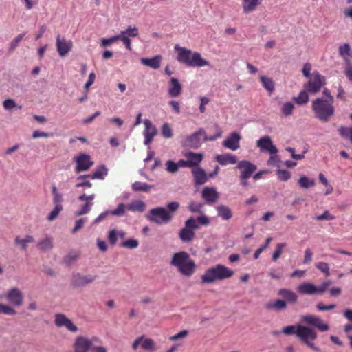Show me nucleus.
Masks as SVG:
<instances>
[{
	"instance_id": "f257e3e1",
	"label": "nucleus",
	"mask_w": 352,
	"mask_h": 352,
	"mask_svg": "<svg viewBox=\"0 0 352 352\" xmlns=\"http://www.w3.org/2000/svg\"><path fill=\"white\" fill-rule=\"evenodd\" d=\"M282 333L287 336L296 335L303 343L316 351H319L313 342L317 338L316 331L311 327L300 324L288 325L282 329Z\"/></svg>"
},
{
	"instance_id": "f03ea898",
	"label": "nucleus",
	"mask_w": 352,
	"mask_h": 352,
	"mask_svg": "<svg viewBox=\"0 0 352 352\" xmlns=\"http://www.w3.org/2000/svg\"><path fill=\"white\" fill-rule=\"evenodd\" d=\"M170 265L175 267L184 276L190 277L196 270V264L190 258V254L185 251L173 254L170 261Z\"/></svg>"
},
{
	"instance_id": "7ed1b4c3",
	"label": "nucleus",
	"mask_w": 352,
	"mask_h": 352,
	"mask_svg": "<svg viewBox=\"0 0 352 352\" xmlns=\"http://www.w3.org/2000/svg\"><path fill=\"white\" fill-rule=\"evenodd\" d=\"M334 102L327 100L324 97H318L312 100L311 107L315 118L322 122H327L336 113Z\"/></svg>"
},
{
	"instance_id": "20e7f679",
	"label": "nucleus",
	"mask_w": 352,
	"mask_h": 352,
	"mask_svg": "<svg viewBox=\"0 0 352 352\" xmlns=\"http://www.w3.org/2000/svg\"><path fill=\"white\" fill-rule=\"evenodd\" d=\"M175 50L178 54L177 60L180 63L184 64L189 67H204L208 65V61L204 60L199 52L192 53L189 49L175 45Z\"/></svg>"
},
{
	"instance_id": "39448f33",
	"label": "nucleus",
	"mask_w": 352,
	"mask_h": 352,
	"mask_svg": "<svg viewBox=\"0 0 352 352\" xmlns=\"http://www.w3.org/2000/svg\"><path fill=\"white\" fill-rule=\"evenodd\" d=\"M146 218L151 222L162 225L170 222L173 219V215L168 212L166 208L156 207L149 210Z\"/></svg>"
},
{
	"instance_id": "423d86ee",
	"label": "nucleus",
	"mask_w": 352,
	"mask_h": 352,
	"mask_svg": "<svg viewBox=\"0 0 352 352\" xmlns=\"http://www.w3.org/2000/svg\"><path fill=\"white\" fill-rule=\"evenodd\" d=\"M325 84V77L322 76L318 72L315 71L313 72L311 77L309 78L308 82L304 85L303 87L309 93L316 94Z\"/></svg>"
},
{
	"instance_id": "0eeeda50",
	"label": "nucleus",
	"mask_w": 352,
	"mask_h": 352,
	"mask_svg": "<svg viewBox=\"0 0 352 352\" xmlns=\"http://www.w3.org/2000/svg\"><path fill=\"white\" fill-rule=\"evenodd\" d=\"M98 278L96 274L74 273L71 278V284L74 287H83L93 283Z\"/></svg>"
},
{
	"instance_id": "6e6552de",
	"label": "nucleus",
	"mask_w": 352,
	"mask_h": 352,
	"mask_svg": "<svg viewBox=\"0 0 352 352\" xmlns=\"http://www.w3.org/2000/svg\"><path fill=\"white\" fill-rule=\"evenodd\" d=\"M197 230L194 218L191 217L185 222V227L179 232V237L183 242H190L195 237V230Z\"/></svg>"
},
{
	"instance_id": "1a4fd4ad",
	"label": "nucleus",
	"mask_w": 352,
	"mask_h": 352,
	"mask_svg": "<svg viewBox=\"0 0 352 352\" xmlns=\"http://www.w3.org/2000/svg\"><path fill=\"white\" fill-rule=\"evenodd\" d=\"M237 168L241 170V182L243 186L248 184V179L256 170V166L249 161L243 160L237 164Z\"/></svg>"
},
{
	"instance_id": "9d476101",
	"label": "nucleus",
	"mask_w": 352,
	"mask_h": 352,
	"mask_svg": "<svg viewBox=\"0 0 352 352\" xmlns=\"http://www.w3.org/2000/svg\"><path fill=\"white\" fill-rule=\"evenodd\" d=\"M5 296L11 305L21 307L23 303V293L18 287H14L9 289Z\"/></svg>"
},
{
	"instance_id": "9b49d317",
	"label": "nucleus",
	"mask_w": 352,
	"mask_h": 352,
	"mask_svg": "<svg viewBox=\"0 0 352 352\" xmlns=\"http://www.w3.org/2000/svg\"><path fill=\"white\" fill-rule=\"evenodd\" d=\"M93 339H89L87 337L83 336H77L73 344L74 352H89L92 349Z\"/></svg>"
},
{
	"instance_id": "f8f14e48",
	"label": "nucleus",
	"mask_w": 352,
	"mask_h": 352,
	"mask_svg": "<svg viewBox=\"0 0 352 352\" xmlns=\"http://www.w3.org/2000/svg\"><path fill=\"white\" fill-rule=\"evenodd\" d=\"M74 161L76 164V166L75 168V172L76 173L88 170L94 164V162L91 160L90 156L85 153H81L74 157Z\"/></svg>"
},
{
	"instance_id": "ddd939ff",
	"label": "nucleus",
	"mask_w": 352,
	"mask_h": 352,
	"mask_svg": "<svg viewBox=\"0 0 352 352\" xmlns=\"http://www.w3.org/2000/svg\"><path fill=\"white\" fill-rule=\"evenodd\" d=\"M139 34V30L136 27L129 26L125 30H122L118 34L120 40L122 41L126 48L131 50V38H135Z\"/></svg>"
},
{
	"instance_id": "4468645a",
	"label": "nucleus",
	"mask_w": 352,
	"mask_h": 352,
	"mask_svg": "<svg viewBox=\"0 0 352 352\" xmlns=\"http://www.w3.org/2000/svg\"><path fill=\"white\" fill-rule=\"evenodd\" d=\"M54 324L58 327H65L68 331L76 333L78 331L77 326L64 314H56L54 316Z\"/></svg>"
},
{
	"instance_id": "2eb2a0df",
	"label": "nucleus",
	"mask_w": 352,
	"mask_h": 352,
	"mask_svg": "<svg viewBox=\"0 0 352 352\" xmlns=\"http://www.w3.org/2000/svg\"><path fill=\"white\" fill-rule=\"evenodd\" d=\"M56 46L58 54L61 57H64L72 50L73 43L71 40L58 35L56 38Z\"/></svg>"
},
{
	"instance_id": "dca6fc26",
	"label": "nucleus",
	"mask_w": 352,
	"mask_h": 352,
	"mask_svg": "<svg viewBox=\"0 0 352 352\" xmlns=\"http://www.w3.org/2000/svg\"><path fill=\"white\" fill-rule=\"evenodd\" d=\"M95 198V195L91 194L90 195H87L86 194H82L78 197V200L81 201H85V203L81 206V207L75 212L76 216H82L86 214H88L91 210V207L94 205L93 200Z\"/></svg>"
},
{
	"instance_id": "f3484780",
	"label": "nucleus",
	"mask_w": 352,
	"mask_h": 352,
	"mask_svg": "<svg viewBox=\"0 0 352 352\" xmlns=\"http://www.w3.org/2000/svg\"><path fill=\"white\" fill-rule=\"evenodd\" d=\"M241 139V134L239 132L234 131L225 138L223 145L231 151H236L240 147Z\"/></svg>"
},
{
	"instance_id": "a211bd4d",
	"label": "nucleus",
	"mask_w": 352,
	"mask_h": 352,
	"mask_svg": "<svg viewBox=\"0 0 352 352\" xmlns=\"http://www.w3.org/2000/svg\"><path fill=\"white\" fill-rule=\"evenodd\" d=\"M302 321L309 325L317 328L319 331L322 332L328 331L329 329L328 324L324 323L320 317L314 315L303 316Z\"/></svg>"
},
{
	"instance_id": "6ab92c4d",
	"label": "nucleus",
	"mask_w": 352,
	"mask_h": 352,
	"mask_svg": "<svg viewBox=\"0 0 352 352\" xmlns=\"http://www.w3.org/2000/svg\"><path fill=\"white\" fill-rule=\"evenodd\" d=\"M256 145L261 151L269 153H277L278 149L273 144L271 138L269 135H265L261 138L256 142Z\"/></svg>"
},
{
	"instance_id": "aec40b11",
	"label": "nucleus",
	"mask_w": 352,
	"mask_h": 352,
	"mask_svg": "<svg viewBox=\"0 0 352 352\" xmlns=\"http://www.w3.org/2000/svg\"><path fill=\"white\" fill-rule=\"evenodd\" d=\"M204 138V133L202 130H199L188 137L185 140L184 144L192 148H197L201 146Z\"/></svg>"
},
{
	"instance_id": "412c9836",
	"label": "nucleus",
	"mask_w": 352,
	"mask_h": 352,
	"mask_svg": "<svg viewBox=\"0 0 352 352\" xmlns=\"http://www.w3.org/2000/svg\"><path fill=\"white\" fill-rule=\"evenodd\" d=\"M219 278H220V264L208 270L201 276V280L204 283H210Z\"/></svg>"
},
{
	"instance_id": "4be33fe9",
	"label": "nucleus",
	"mask_w": 352,
	"mask_h": 352,
	"mask_svg": "<svg viewBox=\"0 0 352 352\" xmlns=\"http://www.w3.org/2000/svg\"><path fill=\"white\" fill-rule=\"evenodd\" d=\"M287 304L286 301L282 299L269 301L265 305V308L268 311L276 312L283 311L286 309Z\"/></svg>"
},
{
	"instance_id": "5701e85b",
	"label": "nucleus",
	"mask_w": 352,
	"mask_h": 352,
	"mask_svg": "<svg viewBox=\"0 0 352 352\" xmlns=\"http://www.w3.org/2000/svg\"><path fill=\"white\" fill-rule=\"evenodd\" d=\"M168 93L169 96L173 98H176L181 94L182 85L177 78L175 77L170 78Z\"/></svg>"
},
{
	"instance_id": "b1692460",
	"label": "nucleus",
	"mask_w": 352,
	"mask_h": 352,
	"mask_svg": "<svg viewBox=\"0 0 352 352\" xmlns=\"http://www.w3.org/2000/svg\"><path fill=\"white\" fill-rule=\"evenodd\" d=\"M54 246V239L52 236L46 235L44 238L39 240L36 243L38 250L47 252L52 249Z\"/></svg>"
},
{
	"instance_id": "393cba45",
	"label": "nucleus",
	"mask_w": 352,
	"mask_h": 352,
	"mask_svg": "<svg viewBox=\"0 0 352 352\" xmlns=\"http://www.w3.org/2000/svg\"><path fill=\"white\" fill-rule=\"evenodd\" d=\"M162 57L161 55H156L151 58H143L141 59V63L152 69H157L160 67Z\"/></svg>"
},
{
	"instance_id": "a878e982",
	"label": "nucleus",
	"mask_w": 352,
	"mask_h": 352,
	"mask_svg": "<svg viewBox=\"0 0 352 352\" xmlns=\"http://www.w3.org/2000/svg\"><path fill=\"white\" fill-rule=\"evenodd\" d=\"M202 197L207 203L212 204L218 198V192L213 188L206 187L202 191Z\"/></svg>"
},
{
	"instance_id": "bb28decb",
	"label": "nucleus",
	"mask_w": 352,
	"mask_h": 352,
	"mask_svg": "<svg viewBox=\"0 0 352 352\" xmlns=\"http://www.w3.org/2000/svg\"><path fill=\"white\" fill-rule=\"evenodd\" d=\"M195 182L197 185H202L207 181V176L204 169L195 167L192 170Z\"/></svg>"
},
{
	"instance_id": "cd10ccee",
	"label": "nucleus",
	"mask_w": 352,
	"mask_h": 352,
	"mask_svg": "<svg viewBox=\"0 0 352 352\" xmlns=\"http://www.w3.org/2000/svg\"><path fill=\"white\" fill-rule=\"evenodd\" d=\"M278 294L283 297L286 302L294 303L297 301L298 296L295 292L288 289H280Z\"/></svg>"
},
{
	"instance_id": "c85d7f7f",
	"label": "nucleus",
	"mask_w": 352,
	"mask_h": 352,
	"mask_svg": "<svg viewBox=\"0 0 352 352\" xmlns=\"http://www.w3.org/2000/svg\"><path fill=\"white\" fill-rule=\"evenodd\" d=\"M298 292L301 294H316V286L311 283H304L298 285Z\"/></svg>"
},
{
	"instance_id": "c756f323",
	"label": "nucleus",
	"mask_w": 352,
	"mask_h": 352,
	"mask_svg": "<svg viewBox=\"0 0 352 352\" xmlns=\"http://www.w3.org/2000/svg\"><path fill=\"white\" fill-rule=\"evenodd\" d=\"M262 0H243L242 8L245 13H250L256 10L261 3Z\"/></svg>"
},
{
	"instance_id": "7c9ffc66",
	"label": "nucleus",
	"mask_w": 352,
	"mask_h": 352,
	"mask_svg": "<svg viewBox=\"0 0 352 352\" xmlns=\"http://www.w3.org/2000/svg\"><path fill=\"white\" fill-rule=\"evenodd\" d=\"M144 124V130L143 131L144 136L155 137L157 133V128L148 119H146L143 121Z\"/></svg>"
},
{
	"instance_id": "2f4dec72",
	"label": "nucleus",
	"mask_w": 352,
	"mask_h": 352,
	"mask_svg": "<svg viewBox=\"0 0 352 352\" xmlns=\"http://www.w3.org/2000/svg\"><path fill=\"white\" fill-rule=\"evenodd\" d=\"M185 156L188 161L190 167L197 166L203 159V155L201 153H195L193 152H188Z\"/></svg>"
},
{
	"instance_id": "473e14b6",
	"label": "nucleus",
	"mask_w": 352,
	"mask_h": 352,
	"mask_svg": "<svg viewBox=\"0 0 352 352\" xmlns=\"http://www.w3.org/2000/svg\"><path fill=\"white\" fill-rule=\"evenodd\" d=\"M128 210L131 212H143L146 209V204L140 200L133 201L127 205Z\"/></svg>"
},
{
	"instance_id": "72a5a7b5",
	"label": "nucleus",
	"mask_w": 352,
	"mask_h": 352,
	"mask_svg": "<svg viewBox=\"0 0 352 352\" xmlns=\"http://www.w3.org/2000/svg\"><path fill=\"white\" fill-rule=\"evenodd\" d=\"M308 93L309 92L304 89V90H302L297 96L293 97L294 101H295V102L298 105L306 104L309 100Z\"/></svg>"
},
{
	"instance_id": "f704fd0d",
	"label": "nucleus",
	"mask_w": 352,
	"mask_h": 352,
	"mask_svg": "<svg viewBox=\"0 0 352 352\" xmlns=\"http://www.w3.org/2000/svg\"><path fill=\"white\" fill-rule=\"evenodd\" d=\"M107 174L108 169L105 166L102 165L96 169L95 172L90 176V178L92 179H103Z\"/></svg>"
},
{
	"instance_id": "c9c22d12",
	"label": "nucleus",
	"mask_w": 352,
	"mask_h": 352,
	"mask_svg": "<svg viewBox=\"0 0 352 352\" xmlns=\"http://www.w3.org/2000/svg\"><path fill=\"white\" fill-rule=\"evenodd\" d=\"M261 82L263 87L270 93H272L274 90V82L271 78L265 76H260Z\"/></svg>"
},
{
	"instance_id": "e433bc0d",
	"label": "nucleus",
	"mask_w": 352,
	"mask_h": 352,
	"mask_svg": "<svg viewBox=\"0 0 352 352\" xmlns=\"http://www.w3.org/2000/svg\"><path fill=\"white\" fill-rule=\"evenodd\" d=\"M298 183L301 188L305 189H307L316 185V182L314 179H310L305 175L301 176L299 178Z\"/></svg>"
},
{
	"instance_id": "4c0bfd02",
	"label": "nucleus",
	"mask_w": 352,
	"mask_h": 352,
	"mask_svg": "<svg viewBox=\"0 0 352 352\" xmlns=\"http://www.w3.org/2000/svg\"><path fill=\"white\" fill-rule=\"evenodd\" d=\"M52 193L53 195V203L55 206H62V202L63 201V195L58 192L56 186L55 185H53L52 186Z\"/></svg>"
},
{
	"instance_id": "58836bf2",
	"label": "nucleus",
	"mask_w": 352,
	"mask_h": 352,
	"mask_svg": "<svg viewBox=\"0 0 352 352\" xmlns=\"http://www.w3.org/2000/svg\"><path fill=\"white\" fill-rule=\"evenodd\" d=\"M237 162L236 157L232 153L221 154V166L235 164Z\"/></svg>"
},
{
	"instance_id": "ea45409f",
	"label": "nucleus",
	"mask_w": 352,
	"mask_h": 352,
	"mask_svg": "<svg viewBox=\"0 0 352 352\" xmlns=\"http://www.w3.org/2000/svg\"><path fill=\"white\" fill-rule=\"evenodd\" d=\"M34 241V238L30 235L25 236L23 239H21L19 236L15 238V243L20 245L21 248L25 250L28 248V245Z\"/></svg>"
},
{
	"instance_id": "a19ab883",
	"label": "nucleus",
	"mask_w": 352,
	"mask_h": 352,
	"mask_svg": "<svg viewBox=\"0 0 352 352\" xmlns=\"http://www.w3.org/2000/svg\"><path fill=\"white\" fill-rule=\"evenodd\" d=\"M151 188L152 186L141 182H135L132 184V189L135 192H148L151 189Z\"/></svg>"
},
{
	"instance_id": "79ce46f5",
	"label": "nucleus",
	"mask_w": 352,
	"mask_h": 352,
	"mask_svg": "<svg viewBox=\"0 0 352 352\" xmlns=\"http://www.w3.org/2000/svg\"><path fill=\"white\" fill-rule=\"evenodd\" d=\"M126 210H128L127 205L122 203L119 204L115 210H109V212L111 215L122 217L125 214Z\"/></svg>"
},
{
	"instance_id": "37998d69",
	"label": "nucleus",
	"mask_w": 352,
	"mask_h": 352,
	"mask_svg": "<svg viewBox=\"0 0 352 352\" xmlns=\"http://www.w3.org/2000/svg\"><path fill=\"white\" fill-rule=\"evenodd\" d=\"M294 109V104L292 102H287L283 104L280 111L284 116L288 117L293 113Z\"/></svg>"
},
{
	"instance_id": "c03bdc74",
	"label": "nucleus",
	"mask_w": 352,
	"mask_h": 352,
	"mask_svg": "<svg viewBox=\"0 0 352 352\" xmlns=\"http://www.w3.org/2000/svg\"><path fill=\"white\" fill-rule=\"evenodd\" d=\"M79 258V253L76 251H71L63 258V262L67 265L73 264Z\"/></svg>"
},
{
	"instance_id": "a18cd8bd",
	"label": "nucleus",
	"mask_w": 352,
	"mask_h": 352,
	"mask_svg": "<svg viewBox=\"0 0 352 352\" xmlns=\"http://www.w3.org/2000/svg\"><path fill=\"white\" fill-rule=\"evenodd\" d=\"M16 313V309L11 305L0 302V314L14 316Z\"/></svg>"
},
{
	"instance_id": "49530a36",
	"label": "nucleus",
	"mask_w": 352,
	"mask_h": 352,
	"mask_svg": "<svg viewBox=\"0 0 352 352\" xmlns=\"http://www.w3.org/2000/svg\"><path fill=\"white\" fill-rule=\"evenodd\" d=\"M2 104H3V107L4 108V109L7 110V111H11V110L14 109V108H17L19 109H22V106L17 105L15 100L12 98L6 99L3 102Z\"/></svg>"
},
{
	"instance_id": "de8ad7c7",
	"label": "nucleus",
	"mask_w": 352,
	"mask_h": 352,
	"mask_svg": "<svg viewBox=\"0 0 352 352\" xmlns=\"http://www.w3.org/2000/svg\"><path fill=\"white\" fill-rule=\"evenodd\" d=\"M119 40L120 37L118 34L113 36L109 38H102L100 41V46L102 47H107Z\"/></svg>"
},
{
	"instance_id": "09e8293b",
	"label": "nucleus",
	"mask_w": 352,
	"mask_h": 352,
	"mask_svg": "<svg viewBox=\"0 0 352 352\" xmlns=\"http://www.w3.org/2000/svg\"><path fill=\"white\" fill-rule=\"evenodd\" d=\"M338 51L340 55L346 60L350 56V45L348 43H344L339 47Z\"/></svg>"
},
{
	"instance_id": "8fccbe9b",
	"label": "nucleus",
	"mask_w": 352,
	"mask_h": 352,
	"mask_svg": "<svg viewBox=\"0 0 352 352\" xmlns=\"http://www.w3.org/2000/svg\"><path fill=\"white\" fill-rule=\"evenodd\" d=\"M63 206H54V208L50 212V214H48V216L47 217V221H53L54 220H55L58 217L60 212L63 210Z\"/></svg>"
},
{
	"instance_id": "3c124183",
	"label": "nucleus",
	"mask_w": 352,
	"mask_h": 352,
	"mask_svg": "<svg viewBox=\"0 0 352 352\" xmlns=\"http://www.w3.org/2000/svg\"><path fill=\"white\" fill-rule=\"evenodd\" d=\"M139 245V241L137 239H129L126 241H123L121 243V246L123 248H126L128 249H135Z\"/></svg>"
},
{
	"instance_id": "603ef678",
	"label": "nucleus",
	"mask_w": 352,
	"mask_h": 352,
	"mask_svg": "<svg viewBox=\"0 0 352 352\" xmlns=\"http://www.w3.org/2000/svg\"><path fill=\"white\" fill-rule=\"evenodd\" d=\"M232 216L233 212L232 210L228 206L221 205V219L229 220Z\"/></svg>"
},
{
	"instance_id": "864d4df0",
	"label": "nucleus",
	"mask_w": 352,
	"mask_h": 352,
	"mask_svg": "<svg viewBox=\"0 0 352 352\" xmlns=\"http://www.w3.org/2000/svg\"><path fill=\"white\" fill-rule=\"evenodd\" d=\"M165 165L166 170L170 173L174 174L179 170L177 164L172 160H168Z\"/></svg>"
},
{
	"instance_id": "5fc2aeb1",
	"label": "nucleus",
	"mask_w": 352,
	"mask_h": 352,
	"mask_svg": "<svg viewBox=\"0 0 352 352\" xmlns=\"http://www.w3.org/2000/svg\"><path fill=\"white\" fill-rule=\"evenodd\" d=\"M286 246V243H279L276 245V250L272 254L273 261H276L281 255L283 252V248Z\"/></svg>"
},
{
	"instance_id": "6e6d98bb",
	"label": "nucleus",
	"mask_w": 352,
	"mask_h": 352,
	"mask_svg": "<svg viewBox=\"0 0 352 352\" xmlns=\"http://www.w3.org/2000/svg\"><path fill=\"white\" fill-rule=\"evenodd\" d=\"M340 135L343 138H348L352 143V128L351 127H341L339 129Z\"/></svg>"
},
{
	"instance_id": "4d7b16f0",
	"label": "nucleus",
	"mask_w": 352,
	"mask_h": 352,
	"mask_svg": "<svg viewBox=\"0 0 352 352\" xmlns=\"http://www.w3.org/2000/svg\"><path fill=\"white\" fill-rule=\"evenodd\" d=\"M142 348L144 350L153 351L155 349L154 341L151 338H145L142 340Z\"/></svg>"
},
{
	"instance_id": "13d9d810",
	"label": "nucleus",
	"mask_w": 352,
	"mask_h": 352,
	"mask_svg": "<svg viewBox=\"0 0 352 352\" xmlns=\"http://www.w3.org/2000/svg\"><path fill=\"white\" fill-rule=\"evenodd\" d=\"M316 267L320 271L323 272L326 275V276H329L330 275L329 266L327 263L318 262L316 264Z\"/></svg>"
},
{
	"instance_id": "bf43d9fd",
	"label": "nucleus",
	"mask_w": 352,
	"mask_h": 352,
	"mask_svg": "<svg viewBox=\"0 0 352 352\" xmlns=\"http://www.w3.org/2000/svg\"><path fill=\"white\" fill-rule=\"evenodd\" d=\"M272 238L268 237L266 239L265 243L264 245H261V247L256 250V252L254 254V258L255 259H257L259 257L260 254L262 253V252L269 246L270 243L272 241Z\"/></svg>"
},
{
	"instance_id": "052dcab7",
	"label": "nucleus",
	"mask_w": 352,
	"mask_h": 352,
	"mask_svg": "<svg viewBox=\"0 0 352 352\" xmlns=\"http://www.w3.org/2000/svg\"><path fill=\"white\" fill-rule=\"evenodd\" d=\"M162 134L165 138H170L173 136L172 129L168 124L166 123L162 125Z\"/></svg>"
},
{
	"instance_id": "680f3d73",
	"label": "nucleus",
	"mask_w": 352,
	"mask_h": 352,
	"mask_svg": "<svg viewBox=\"0 0 352 352\" xmlns=\"http://www.w3.org/2000/svg\"><path fill=\"white\" fill-rule=\"evenodd\" d=\"M331 284V280H327L323 282L319 286H316V294H324L328 289L329 286Z\"/></svg>"
},
{
	"instance_id": "e2e57ef3",
	"label": "nucleus",
	"mask_w": 352,
	"mask_h": 352,
	"mask_svg": "<svg viewBox=\"0 0 352 352\" xmlns=\"http://www.w3.org/2000/svg\"><path fill=\"white\" fill-rule=\"evenodd\" d=\"M188 335V331L182 330L175 335L169 337V340L171 341H177L185 338Z\"/></svg>"
},
{
	"instance_id": "0e129e2a",
	"label": "nucleus",
	"mask_w": 352,
	"mask_h": 352,
	"mask_svg": "<svg viewBox=\"0 0 352 352\" xmlns=\"http://www.w3.org/2000/svg\"><path fill=\"white\" fill-rule=\"evenodd\" d=\"M117 230L113 229L109 232L108 240L111 245H115L118 241Z\"/></svg>"
},
{
	"instance_id": "69168bd1",
	"label": "nucleus",
	"mask_w": 352,
	"mask_h": 352,
	"mask_svg": "<svg viewBox=\"0 0 352 352\" xmlns=\"http://www.w3.org/2000/svg\"><path fill=\"white\" fill-rule=\"evenodd\" d=\"M316 219L318 221H323V220H333L336 219V217L331 214L328 210H325L323 214L317 215Z\"/></svg>"
},
{
	"instance_id": "338daca9",
	"label": "nucleus",
	"mask_w": 352,
	"mask_h": 352,
	"mask_svg": "<svg viewBox=\"0 0 352 352\" xmlns=\"http://www.w3.org/2000/svg\"><path fill=\"white\" fill-rule=\"evenodd\" d=\"M25 34H19L11 43L10 45L9 51L12 52L14 49L19 45V43L21 41Z\"/></svg>"
},
{
	"instance_id": "774afa93",
	"label": "nucleus",
	"mask_w": 352,
	"mask_h": 352,
	"mask_svg": "<svg viewBox=\"0 0 352 352\" xmlns=\"http://www.w3.org/2000/svg\"><path fill=\"white\" fill-rule=\"evenodd\" d=\"M278 178L281 181H287L291 177V174L286 170H277Z\"/></svg>"
}]
</instances>
